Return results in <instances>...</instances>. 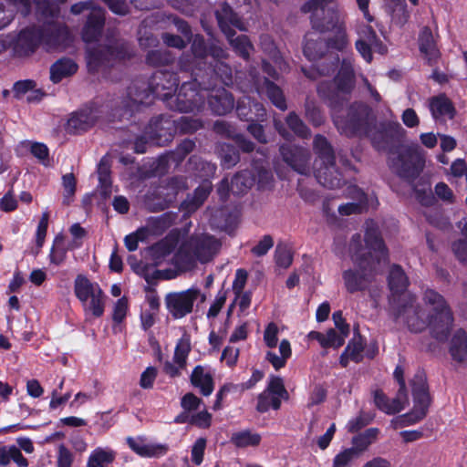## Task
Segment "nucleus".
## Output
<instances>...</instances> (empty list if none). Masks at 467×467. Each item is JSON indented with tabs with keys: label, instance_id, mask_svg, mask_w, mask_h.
I'll use <instances>...</instances> for the list:
<instances>
[{
	"label": "nucleus",
	"instance_id": "58836bf2",
	"mask_svg": "<svg viewBox=\"0 0 467 467\" xmlns=\"http://www.w3.org/2000/svg\"><path fill=\"white\" fill-rule=\"evenodd\" d=\"M235 31H233L230 35H225L229 41V44L234 49V51L243 58L248 59L250 51L254 49L247 36L241 35L235 36Z\"/></svg>",
	"mask_w": 467,
	"mask_h": 467
},
{
	"label": "nucleus",
	"instance_id": "423d86ee",
	"mask_svg": "<svg viewBox=\"0 0 467 467\" xmlns=\"http://www.w3.org/2000/svg\"><path fill=\"white\" fill-rule=\"evenodd\" d=\"M128 56V43L119 38L116 31L108 30L104 45H98L87 50L88 67L89 71L95 72Z\"/></svg>",
	"mask_w": 467,
	"mask_h": 467
},
{
	"label": "nucleus",
	"instance_id": "aec40b11",
	"mask_svg": "<svg viewBox=\"0 0 467 467\" xmlns=\"http://www.w3.org/2000/svg\"><path fill=\"white\" fill-rule=\"evenodd\" d=\"M105 24V11L102 8H92L82 29L85 42L96 41L102 33Z\"/></svg>",
	"mask_w": 467,
	"mask_h": 467
},
{
	"label": "nucleus",
	"instance_id": "052dcab7",
	"mask_svg": "<svg viewBox=\"0 0 467 467\" xmlns=\"http://www.w3.org/2000/svg\"><path fill=\"white\" fill-rule=\"evenodd\" d=\"M213 71L224 85L233 83V70L228 64L223 61H215Z\"/></svg>",
	"mask_w": 467,
	"mask_h": 467
},
{
	"label": "nucleus",
	"instance_id": "a19ab883",
	"mask_svg": "<svg viewBox=\"0 0 467 467\" xmlns=\"http://www.w3.org/2000/svg\"><path fill=\"white\" fill-rule=\"evenodd\" d=\"M265 390L269 391L273 395L271 398V403L274 410H278L280 408L281 398L286 399L288 397L283 379L279 377H272Z\"/></svg>",
	"mask_w": 467,
	"mask_h": 467
},
{
	"label": "nucleus",
	"instance_id": "f257e3e1",
	"mask_svg": "<svg viewBox=\"0 0 467 467\" xmlns=\"http://www.w3.org/2000/svg\"><path fill=\"white\" fill-rule=\"evenodd\" d=\"M365 243L363 246L361 235L356 234L349 244L351 258L357 267L345 270L342 278L347 291L351 294L368 289L378 271L377 265L388 260V251L376 228L368 227Z\"/></svg>",
	"mask_w": 467,
	"mask_h": 467
},
{
	"label": "nucleus",
	"instance_id": "bf43d9fd",
	"mask_svg": "<svg viewBox=\"0 0 467 467\" xmlns=\"http://www.w3.org/2000/svg\"><path fill=\"white\" fill-rule=\"evenodd\" d=\"M62 184L64 188V200L63 202L68 205L76 192V179L72 173L65 174L62 177Z\"/></svg>",
	"mask_w": 467,
	"mask_h": 467
},
{
	"label": "nucleus",
	"instance_id": "9b49d317",
	"mask_svg": "<svg viewBox=\"0 0 467 467\" xmlns=\"http://www.w3.org/2000/svg\"><path fill=\"white\" fill-rule=\"evenodd\" d=\"M353 76L351 70L342 68L333 82L323 81L318 84V95L331 105L337 103L341 99V96L351 92L354 87Z\"/></svg>",
	"mask_w": 467,
	"mask_h": 467
},
{
	"label": "nucleus",
	"instance_id": "c03bdc74",
	"mask_svg": "<svg viewBox=\"0 0 467 467\" xmlns=\"http://www.w3.org/2000/svg\"><path fill=\"white\" fill-rule=\"evenodd\" d=\"M230 441L238 448H245L257 446L261 441V436L258 433L245 430L233 433Z\"/></svg>",
	"mask_w": 467,
	"mask_h": 467
},
{
	"label": "nucleus",
	"instance_id": "cd10ccee",
	"mask_svg": "<svg viewBox=\"0 0 467 467\" xmlns=\"http://www.w3.org/2000/svg\"><path fill=\"white\" fill-rule=\"evenodd\" d=\"M74 292L82 305H87V301L97 295H102V290L98 284L90 282L84 275H78L74 282Z\"/></svg>",
	"mask_w": 467,
	"mask_h": 467
},
{
	"label": "nucleus",
	"instance_id": "e433bc0d",
	"mask_svg": "<svg viewBox=\"0 0 467 467\" xmlns=\"http://www.w3.org/2000/svg\"><path fill=\"white\" fill-rule=\"evenodd\" d=\"M313 33H307L305 36L304 54L309 60L320 58L327 47L323 39H314Z\"/></svg>",
	"mask_w": 467,
	"mask_h": 467
},
{
	"label": "nucleus",
	"instance_id": "f8f14e48",
	"mask_svg": "<svg viewBox=\"0 0 467 467\" xmlns=\"http://www.w3.org/2000/svg\"><path fill=\"white\" fill-rule=\"evenodd\" d=\"M199 296L200 291L194 288L170 293L165 296L166 307L172 317L182 318L192 312L193 304Z\"/></svg>",
	"mask_w": 467,
	"mask_h": 467
},
{
	"label": "nucleus",
	"instance_id": "a878e982",
	"mask_svg": "<svg viewBox=\"0 0 467 467\" xmlns=\"http://www.w3.org/2000/svg\"><path fill=\"white\" fill-rule=\"evenodd\" d=\"M419 47L420 53L424 55L429 64L437 61L440 57V51L430 27L424 26L420 30L419 35Z\"/></svg>",
	"mask_w": 467,
	"mask_h": 467
},
{
	"label": "nucleus",
	"instance_id": "bb28decb",
	"mask_svg": "<svg viewBox=\"0 0 467 467\" xmlns=\"http://www.w3.org/2000/svg\"><path fill=\"white\" fill-rule=\"evenodd\" d=\"M255 86L258 93H265L267 98L276 108L281 110H285L287 109L286 101L282 89L274 82L270 81L266 78H264L262 81H257Z\"/></svg>",
	"mask_w": 467,
	"mask_h": 467
},
{
	"label": "nucleus",
	"instance_id": "c9c22d12",
	"mask_svg": "<svg viewBox=\"0 0 467 467\" xmlns=\"http://www.w3.org/2000/svg\"><path fill=\"white\" fill-rule=\"evenodd\" d=\"M357 33L358 35V40H362L363 42L372 44L373 49L376 52H379V54H385L387 52L386 46H384L377 36V34L372 26L361 24L358 26Z\"/></svg>",
	"mask_w": 467,
	"mask_h": 467
},
{
	"label": "nucleus",
	"instance_id": "6e6552de",
	"mask_svg": "<svg viewBox=\"0 0 467 467\" xmlns=\"http://www.w3.org/2000/svg\"><path fill=\"white\" fill-rule=\"evenodd\" d=\"M396 320L404 322L411 332L420 333L429 327L428 315L425 316L416 298L411 295H403L393 306Z\"/></svg>",
	"mask_w": 467,
	"mask_h": 467
},
{
	"label": "nucleus",
	"instance_id": "1a4fd4ad",
	"mask_svg": "<svg viewBox=\"0 0 467 467\" xmlns=\"http://www.w3.org/2000/svg\"><path fill=\"white\" fill-rule=\"evenodd\" d=\"M414 407L411 412L402 416L405 424H414L422 420L428 413L431 402L427 377L423 370H418L410 381Z\"/></svg>",
	"mask_w": 467,
	"mask_h": 467
},
{
	"label": "nucleus",
	"instance_id": "680f3d73",
	"mask_svg": "<svg viewBox=\"0 0 467 467\" xmlns=\"http://www.w3.org/2000/svg\"><path fill=\"white\" fill-rule=\"evenodd\" d=\"M387 9L391 16L392 22L397 26H401L407 22L409 14L406 10L405 3L398 4V5L395 6L390 5L389 8Z\"/></svg>",
	"mask_w": 467,
	"mask_h": 467
},
{
	"label": "nucleus",
	"instance_id": "0eeeda50",
	"mask_svg": "<svg viewBox=\"0 0 467 467\" xmlns=\"http://www.w3.org/2000/svg\"><path fill=\"white\" fill-rule=\"evenodd\" d=\"M389 158L391 170L408 182L417 179L425 165L422 150L419 145H402Z\"/></svg>",
	"mask_w": 467,
	"mask_h": 467
},
{
	"label": "nucleus",
	"instance_id": "393cba45",
	"mask_svg": "<svg viewBox=\"0 0 467 467\" xmlns=\"http://www.w3.org/2000/svg\"><path fill=\"white\" fill-rule=\"evenodd\" d=\"M173 121L162 116H158L150 119L145 128V133L152 144H159L160 140L166 136L167 130H173Z\"/></svg>",
	"mask_w": 467,
	"mask_h": 467
},
{
	"label": "nucleus",
	"instance_id": "4d7b16f0",
	"mask_svg": "<svg viewBox=\"0 0 467 467\" xmlns=\"http://www.w3.org/2000/svg\"><path fill=\"white\" fill-rule=\"evenodd\" d=\"M236 112L238 117L246 121H254V113L252 110V99L249 97H244L237 102Z\"/></svg>",
	"mask_w": 467,
	"mask_h": 467
},
{
	"label": "nucleus",
	"instance_id": "5701e85b",
	"mask_svg": "<svg viewBox=\"0 0 467 467\" xmlns=\"http://www.w3.org/2000/svg\"><path fill=\"white\" fill-rule=\"evenodd\" d=\"M313 150L317 155L314 169L327 164L332 165L336 162L333 147L325 136L320 134L315 136L313 140Z\"/></svg>",
	"mask_w": 467,
	"mask_h": 467
},
{
	"label": "nucleus",
	"instance_id": "b1692460",
	"mask_svg": "<svg viewBox=\"0 0 467 467\" xmlns=\"http://www.w3.org/2000/svg\"><path fill=\"white\" fill-rule=\"evenodd\" d=\"M97 115L91 110H81L72 114L68 119L66 130L70 134H77L90 129L97 120Z\"/></svg>",
	"mask_w": 467,
	"mask_h": 467
},
{
	"label": "nucleus",
	"instance_id": "4c0bfd02",
	"mask_svg": "<svg viewBox=\"0 0 467 467\" xmlns=\"http://www.w3.org/2000/svg\"><path fill=\"white\" fill-rule=\"evenodd\" d=\"M174 60V55L167 49L150 50L145 57L146 64L153 67L169 66L172 64Z\"/></svg>",
	"mask_w": 467,
	"mask_h": 467
},
{
	"label": "nucleus",
	"instance_id": "c85d7f7f",
	"mask_svg": "<svg viewBox=\"0 0 467 467\" xmlns=\"http://www.w3.org/2000/svg\"><path fill=\"white\" fill-rule=\"evenodd\" d=\"M408 400H403L402 394L397 393L395 399L391 401L388 400L386 395L381 390L374 391V402L376 406L388 414H395L404 409V404Z\"/></svg>",
	"mask_w": 467,
	"mask_h": 467
},
{
	"label": "nucleus",
	"instance_id": "a211bd4d",
	"mask_svg": "<svg viewBox=\"0 0 467 467\" xmlns=\"http://www.w3.org/2000/svg\"><path fill=\"white\" fill-rule=\"evenodd\" d=\"M204 93L209 108L215 115H225L234 108V99L224 88H212Z\"/></svg>",
	"mask_w": 467,
	"mask_h": 467
},
{
	"label": "nucleus",
	"instance_id": "5fc2aeb1",
	"mask_svg": "<svg viewBox=\"0 0 467 467\" xmlns=\"http://www.w3.org/2000/svg\"><path fill=\"white\" fill-rule=\"evenodd\" d=\"M286 124L288 127L299 137L308 138L310 136V130L303 122V120L295 113L290 112L286 119Z\"/></svg>",
	"mask_w": 467,
	"mask_h": 467
},
{
	"label": "nucleus",
	"instance_id": "72a5a7b5",
	"mask_svg": "<svg viewBox=\"0 0 467 467\" xmlns=\"http://www.w3.org/2000/svg\"><path fill=\"white\" fill-rule=\"evenodd\" d=\"M192 384L201 389V393L209 396L213 390V377L209 373L204 372L202 366H197L191 375Z\"/></svg>",
	"mask_w": 467,
	"mask_h": 467
},
{
	"label": "nucleus",
	"instance_id": "e2e57ef3",
	"mask_svg": "<svg viewBox=\"0 0 467 467\" xmlns=\"http://www.w3.org/2000/svg\"><path fill=\"white\" fill-rule=\"evenodd\" d=\"M104 294L97 295L90 297L87 301V305H83L85 311H90L92 315L96 317H99L103 315L104 312Z\"/></svg>",
	"mask_w": 467,
	"mask_h": 467
},
{
	"label": "nucleus",
	"instance_id": "c756f323",
	"mask_svg": "<svg viewBox=\"0 0 467 467\" xmlns=\"http://www.w3.org/2000/svg\"><path fill=\"white\" fill-rule=\"evenodd\" d=\"M77 70L78 65L72 59H58L50 67V79L53 83H58L63 78L74 75Z\"/></svg>",
	"mask_w": 467,
	"mask_h": 467
},
{
	"label": "nucleus",
	"instance_id": "9d476101",
	"mask_svg": "<svg viewBox=\"0 0 467 467\" xmlns=\"http://www.w3.org/2000/svg\"><path fill=\"white\" fill-rule=\"evenodd\" d=\"M205 99L204 91L198 89L196 82H184L179 92L168 99L167 107L182 112L199 111L203 108Z\"/></svg>",
	"mask_w": 467,
	"mask_h": 467
},
{
	"label": "nucleus",
	"instance_id": "3c124183",
	"mask_svg": "<svg viewBox=\"0 0 467 467\" xmlns=\"http://www.w3.org/2000/svg\"><path fill=\"white\" fill-rule=\"evenodd\" d=\"M195 148V142L192 140H184L182 141L173 152L166 156L167 162L172 161L181 162L184 158L191 153Z\"/></svg>",
	"mask_w": 467,
	"mask_h": 467
},
{
	"label": "nucleus",
	"instance_id": "7c9ffc66",
	"mask_svg": "<svg viewBox=\"0 0 467 467\" xmlns=\"http://www.w3.org/2000/svg\"><path fill=\"white\" fill-rule=\"evenodd\" d=\"M178 244V238L167 235L165 238L150 248V254L156 265L160 264L167 255L171 254Z\"/></svg>",
	"mask_w": 467,
	"mask_h": 467
},
{
	"label": "nucleus",
	"instance_id": "a18cd8bd",
	"mask_svg": "<svg viewBox=\"0 0 467 467\" xmlns=\"http://www.w3.org/2000/svg\"><path fill=\"white\" fill-rule=\"evenodd\" d=\"M115 459V453L109 449L97 448L89 456L87 467H106Z\"/></svg>",
	"mask_w": 467,
	"mask_h": 467
},
{
	"label": "nucleus",
	"instance_id": "0e129e2a",
	"mask_svg": "<svg viewBox=\"0 0 467 467\" xmlns=\"http://www.w3.org/2000/svg\"><path fill=\"white\" fill-rule=\"evenodd\" d=\"M348 336H344L343 334H338L333 328H330L324 334L325 340L322 342L323 348H338L343 346L345 342V337Z\"/></svg>",
	"mask_w": 467,
	"mask_h": 467
},
{
	"label": "nucleus",
	"instance_id": "7ed1b4c3",
	"mask_svg": "<svg viewBox=\"0 0 467 467\" xmlns=\"http://www.w3.org/2000/svg\"><path fill=\"white\" fill-rule=\"evenodd\" d=\"M221 242L209 234H195L183 242L173 257L176 267L182 271L193 269L197 262L205 264L213 260L221 248Z\"/></svg>",
	"mask_w": 467,
	"mask_h": 467
},
{
	"label": "nucleus",
	"instance_id": "8fccbe9b",
	"mask_svg": "<svg viewBox=\"0 0 467 467\" xmlns=\"http://www.w3.org/2000/svg\"><path fill=\"white\" fill-rule=\"evenodd\" d=\"M64 242L65 238L62 234L56 236L49 254L50 262L52 264L58 265L65 260L67 248Z\"/></svg>",
	"mask_w": 467,
	"mask_h": 467
},
{
	"label": "nucleus",
	"instance_id": "4be33fe9",
	"mask_svg": "<svg viewBox=\"0 0 467 467\" xmlns=\"http://www.w3.org/2000/svg\"><path fill=\"white\" fill-rule=\"evenodd\" d=\"M315 176L321 185L328 189L339 188L344 183V179L337 168L336 162L332 165L327 164L315 168Z\"/></svg>",
	"mask_w": 467,
	"mask_h": 467
},
{
	"label": "nucleus",
	"instance_id": "de8ad7c7",
	"mask_svg": "<svg viewBox=\"0 0 467 467\" xmlns=\"http://www.w3.org/2000/svg\"><path fill=\"white\" fill-rule=\"evenodd\" d=\"M174 128L182 133H193L203 127L200 119L182 116L176 121H173Z\"/></svg>",
	"mask_w": 467,
	"mask_h": 467
},
{
	"label": "nucleus",
	"instance_id": "f03ea898",
	"mask_svg": "<svg viewBox=\"0 0 467 467\" xmlns=\"http://www.w3.org/2000/svg\"><path fill=\"white\" fill-rule=\"evenodd\" d=\"M71 41L72 37L66 25L48 22L41 26L27 27L20 31L13 48L16 56L27 57L40 46L47 51L63 50Z\"/></svg>",
	"mask_w": 467,
	"mask_h": 467
},
{
	"label": "nucleus",
	"instance_id": "69168bd1",
	"mask_svg": "<svg viewBox=\"0 0 467 467\" xmlns=\"http://www.w3.org/2000/svg\"><path fill=\"white\" fill-rule=\"evenodd\" d=\"M359 458L354 450L345 449L337 454L333 460L332 467H348L353 461Z\"/></svg>",
	"mask_w": 467,
	"mask_h": 467
},
{
	"label": "nucleus",
	"instance_id": "412c9836",
	"mask_svg": "<svg viewBox=\"0 0 467 467\" xmlns=\"http://www.w3.org/2000/svg\"><path fill=\"white\" fill-rule=\"evenodd\" d=\"M429 108L436 120L452 119L456 110L451 99L445 94L434 96L429 99Z\"/></svg>",
	"mask_w": 467,
	"mask_h": 467
},
{
	"label": "nucleus",
	"instance_id": "473e14b6",
	"mask_svg": "<svg viewBox=\"0 0 467 467\" xmlns=\"http://www.w3.org/2000/svg\"><path fill=\"white\" fill-rule=\"evenodd\" d=\"M188 169L194 173L195 176L209 182L208 179L213 177L216 171V165L210 161H204L197 155H192L188 161Z\"/></svg>",
	"mask_w": 467,
	"mask_h": 467
},
{
	"label": "nucleus",
	"instance_id": "2f4dec72",
	"mask_svg": "<svg viewBox=\"0 0 467 467\" xmlns=\"http://www.w3.org/2000/svg\"><path fill=\"white\" fill-rule=\"evenodd\" d=\"M211 191V182H204L194 191L192 196H188V198L182 202V208L188 213L195 212L208 198Z\"/></svg>",
	"mask_w": 467,
	"mask_h": 467
},
{
	"label": "nucleus",
	"instance_id": "49530a36",
	"mask_svg": "<svg viewBox=\"0 0 467 467\" xmlns=\"http://www.w3.org/2000/svg\"><path fill=\"white\" fill-rule=\"evenodd\" d=\"M254 182L249 171H243L236 173L231 180V192L234 194H241L251 188Z\"/></svg>",
	"mask_w": 467,
	"mask_h": 467
},
{
	"label": "nucleus",
	"instance_id": "39448f33",
	"mask_svg": "<svg viewBox=\"0 0 467 467\" xmlns=\"http://www.w3.org/2000/svg\"><path fill=\"white\" fill-rule=\"evenodd\" d=\"M376 121L374 110L362 101L353 102L348 107L346 116H337L334 119L337 129L347 137L364 136L375 128Z\"/></svg>",
	"mask_w": 467,
	"mask_h": 467
},
{
	"label": "nucleus",
	"instance_id": "20e7f679",
	"mask_svg": "<svg viewBox=\"0 0 467 467\" xmlns=\"http://www.w3.org/2000/svg\"><path fill=\"white\" fill-rule=\"evenodd\" d=\"M423 301L428 307L429 328L438 341L448 339L452 329L453 314L445 298L433 289H426Z\"/></svg>",
	"mask_w": 467,
	"mask_h": 467
},
{
	"label": "nucleus",
	"instance_id": "6e6d98bb",
	"mask_svg": "<svg viewBox=\"0 0 467 467\" xmlns=\"http://www.w3.org/2000/svg\"><path fill=\"white\" fill-rule=\"evenodd\" d=\"M275 259L277 265L287 268L293 262L291 249L284 244H278L275 252Z\"/></svg>",
	"mask_w": 467,
	"mask_h": 467
},
{
	"label": "nucleus",
	"instance_id": "4468645a",
	"mask_svg": "<svg viewBox=\"0 0 467 467\" xmlns=\"http://www.w3.org/2000/svg\"><path fill=\"white\" fill-rule=\"evenodd\" d=\"M178 77L170 71H157L148 80L154 98H158L168 104V99L173 96L178 87Z\"/></svg>",
	"mask_w": 467,
	"mask_h": 467
},
{
	"label": "nucleus",
	"instance_id": "774afa93",
	"mask_svg": "<svg viewBox=\"0 0 467 467\" xmlns=\"http://www.w3.org/2000/svg\"><path fill=\"white\" fill-rule=\"evenodd\" d=\"M451 250L460 263L467 265V240L459 239L452 243Z\"/></svg>",
	"mask_w": 467,
	"mask_h": 467
},
{
	"label": "nucleus",
	"instance_id": "37998d69",
	"mask_svg": "<svg viewBox=\"0 0 467 467\" xmlns=\"http://www.w3.org/2000/svg\"><path fill=\"white\" fill-rule=\"evenodd\" d=\"M279 352L281 356H277L272 351L266 353V359L278 370L285 367L287 358L291 356V346L287 339H283L279 345Z\"/></svg>",
	"mask_w": 467,
	"mask_h": 467
},
{
	"label": "nucleus",
	"instance_id": "ea45409f",
	"mask_svg": "<svg viewBox=\"0 0 467 467\" xmlns=\"http://www.w3.org/2000/svg\"><path fill=\"white\" fill-rule=\"evenodd\" d=\"M187 181L183 176H175L169 179L166 182L165 189L167 192L165 193V204L161 207V210L168 207V203L172 202L175 200L176 195L184 190L187 189Z\"/></svg>",
	"mask_w": 467,
	"mask_h": 467
},
{
	"label": "nucleus",
	"instance_id": "ddd939ff",
	"mask_svg": "<svg viewBox=\"0 0 467 467\" xmlns=\"http://www.w3.org/2000/svg\"><path fill=\"white\" fill-rule=\"evenodd\" d=\"M404 134L405 130L400 123H388L379 127L376 125L364 136L369 138L377 150H387L393 140L400 139Z\"/></svg>",
	"mask_w": 467,
	"mask_h": 467
},
{
	"label": "nucleus",
	"instance_id": "6ab92c4d",
	"mask_svg": "<svg viewBox=\"0 0 467 467\" xmlns=\"http://www.w3.org/2000/svg\"><path fill=\"white\" fill-rule=\"evenodd\" d=\"M215 16L218 21V25L224 35H230L234 31L231 26L240 31H246V26L243 19L227 3H223L220 5V7L215 11Z\"/></svg>",
	"mask_w": 467,
	"mask_h": 467
},
{
	"label": "nucleus",
	"instance_id": "2eb2a0df",
	"mask_svg": "<svg viewBox=\"0 0 467 467\" xmlns=\"http://www.w3.org/2000/svg\"><path fill=\"white\" fill-rule=\"evenodd\" d=\"M280 153L285 163L300 174L307 175L310 172V151L305 148L294 145H282Z\"/></svg>",
	"mask_w": 467,
	"mask_h": 467
},
{
	"label": "nucleus",
	"instance_id": "603ef678",
	"mask_svg": "<svg viewBox=\"0 0 467 467\" xmlns=\"http://www.w3.org/2000/svg\"><path fill=\"white\" fill-rule=\"evenodd\" d=\"M191 351V344L188 337H182L176 345L173 361L183 368L186 365V359Z\"/></svg>",
	"mask_w": 467,
	"mask_h": 467
},
{
	"label": "nucleus",
	"instance_id": "79ce46f5",
	"mask_svg": "<svg viewBox=\"0 0 467 467\" xmlns=\"http://www.w3.org/2000/svg\"><path fill=\"white\" fill-rule=\"evenodd\" d=\"M409 285L408 278L399 265H393L389 275V286L393 294H400Z\"/></svg>",
	"mask_w": 467,
	"mask_h": 467
},
{
	"label": "nucleus",
	"instance_id": "13d9d810",
	"mask_svg": "<svg viewBox=\"0 0 467 467\" xmlns=\"http://www.w3.org/2000/svg\"><path fill=\"white\" fill-rule=\"evenodd\" d=\"M221 159L222 165L226 169H230L239 162L240 154L234 148L226 145L222 149Z\"/></svg>",
	"mask_w": 467,
	"mask_h": 467
},
{
	"label": "nucleus",
	"instance_id": "864d4df0",
	"mask_svg": "<svg viewBox=\"0 0 467 467\" xmlns=\"http://www.w3.org/2000/svg\"><path fill=\"white\" fill-rule=\"evenodd\" d=\"M326 47L334 48L338 51H343L348 45V37L346 32L345 25L336 29V35L327 39Z\"/></svg>",
	"mask_w": 467,
	"mask_h": 467
},
{
	"label": "nucleus",
	"instance_id": "dca6fc26",
	"mask_svg": "<svg viewBox=\"0 0 467 467\" xmlns=\"http://www.w3.org/2000/svg\"><path fill=\"white\" fill-rule=\"evenodd\" d=\"M326 5H320L317 9L310 11L312 28L319 33L336 30L344 26L339 13L334 8H326Z\"/></svg>",
	"mask_w": 467,
	"mask_h": 467
},
{
	"label": "nucleus",
	"instance_id": "338daca9",
	"mask_svg": "<svg viewBox=\"0 0 467 467\" xmlns=\"http://www.w3.org/2000/svg\"><path fill=\"white\" fill-rule=\"evenodd\" d=\"M306 117L307 119L316 127H318L324 123V116L320 109L315 106L312 102L306 103Z\"/></svg>",
	"mask_w": 467,
	"mask_h": 467
},
{
	"label": "nucleus",
	"instance_id": "09e8293b",
	"mask_svg": "<svg viewBox=\"0 0 467 467\" xmlns=\"http://www.w3.org/2000/svg\"><path fill=\"white\" fill-rule=\"evenodd\" d=\"M99 181L101 186V194L106 198L110 194L111 180L110 167L103 159L98 167Z\"/></svg>",
	"mask_w": 467,
	"mask_h": 467
},
{
	"label": "nucleus",
	"instance_id": "f704fd0d",
	"mask_svg": "<svg viewBox=\"0 0 467 467\" xmlns=\"http://www.w3.org/2000/svg\"><path fill=\"white\" fill-rule=\"evenodd\" d=\"M450 353L456 361H463L467 357V334L462 329L455 332L450 346Z\"/></svg>",
	"mask_w": 467,
	"mask_h": 467
},
{
	"label": "nucleus",
	"instance_id": "f3484780",
	"mask_svg": "<svg viewBox=\"0 0 467 467\" xmlns=\"http://www.w3.org/2000/svg\"><path fill=\"white\" fill-rule=\"evenodd\" d=\"M151 98H154V95L148 81L138 79L133 81L128 88L124 107L130 111H134L140 105L150 104Z\"/></svg>",
	"mask_w": 467,
	"mask_h": 467
}]
</instances>
